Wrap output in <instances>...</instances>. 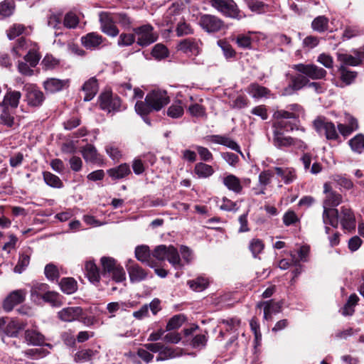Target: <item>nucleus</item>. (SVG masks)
<instances>
[{
	"mask_svg": "<svg viewBox=\"0 0 364 364\" xmlns=\"http://www.w3.org/2000/svg\"><path fill=\"white\" fill-rule=\"evenodd\" d=\"M342 201V196L339 193L331 192L328 194L326 199L324 202V207L332 206L336 207Z\"/></svg>",
	"mask_w": 364,
	"mask_h": 364,
	"instance_id": "nucleus-56",
	"label": "nucleus"
},
{
	"mask_svg": "<svg viewBox=\"0 0 364 364\" xmlns=\"http://www.w3.org/2000/svg\"><path fill=\"white\" fill-rule=\"evenodd\" d=\"M28 104L31 106H39L44 100V95L38 87L33 84H26L24 86Z\"/></svg>",
	"mask_w": 364,
	"mask_h": 364,
	"instance_id": "nucleus-13",
	"label": "nucleus"
},
{
	"mask_svg": "<svg viewBox=\"0 0 364 364\" xmlns=\"http://www.w3.org/2000/svg\"><path fill=\"white\" fill-rule=\"evenodd\" d=\"M275 116L279 120L277 123V126L280 129H284L286 132L293 131L294 129L301 130L305 132L304 127H300L299 121L298 119V114L294 112H291L288 110H279L275 113Z\"/></svg>",
	"mask_w": 364,
	"mask_h": 364,
	"instance_id": "nucleus-2",
	"label": "nucleus"
},
{
	"mask_svg": "<svg viewBox=\"0 0 364 364\" xmlns=\"http://www.w3.org/2000/svg\"><path fill=\"white\" fill-rule=\"evenodd\" d=\"M340 79L345 85H351L357 77L358 73L355 71L349 70L344 65H340L338 68Z\"/></svg>",
	"mask_w": 364,
	"mask_h": 364,
	"instance_id": "nucleus-31",
	"label": "nucleus"
},
{
	"mask_svg": "<svg viewBox=\"0 0 364 364\" xmlns=\"http://www.w3.org/2000/svg\"><path fill=\"white\" fill-rule=\"evenodd\" d=\"M31 250L30 248H27L19 254V258L17 264L14 267V272L16 273L21 274L30 263Z\"/></svg>",
	"mask_w": 364,
	"mask_h": 364,
	"instance_id": "nucleus-32",
	"label": "nucleus"
},
{
	"mask_svg": "<svg viewBox=\"0 0 364 364\" xmlns=\"http://www.w3.org/2000/svg\"><path fill=\"white\" fill-rule=\"evenodd\" d=\"M49 286L45 283L33 282L31 287V299L34 302H39L43 299Z\"/></svg>",
	"mask_w": 364,
	"mask_h": 364,
	"instance_id": "nucleus-24",
	"label": "nucleus"
},
{
	"mask_svg": "<svg viewBox=\"0 0 364 364\" xmlns=\"http://www.w3.org/2000/svg\"><path fill=\"white\" fill-rule=\"evenodd\" d=\"M210 141L215 144L225 146L239 153L243 158L245 157L237 143L228 136L221 135H212L210 136Z\"/></svg>",
	"mask_w": 364,
	"mask_h": 364,
	"instance_id": "nucleus-21",
	"label": "nucleus"
},
{
	"mask_svg": "<svg viewBox=\"0 0 364 364\" xmlns=\"http://www.w3.org/2000/svg\"><path fill=\"white\" fill-rule=\"evenodd\" d=\"M82 154L86 161L94 162L97 160V149L91 144H87L83 147Z\"/></svg>",
	"mask_w": 364,
	"mask_h": 364,
	"instance_id": "nucleus-50",
	"label": "nucleus"
},
{
	"mask_svg": "<svg viewBox=\"0 0 364 364\" xmlns=\"http://www.w3.org/2000/svg\"><path fill=\"white\" fill-rule=\"evenodd\" d=\"M187 284L193 291H202L208 287L209 281L205 277H198L195 279L188 280Z\"/></svg>",
	"mask_w": 364,
	"mask_h": 364,
	"instance_id": "nucleus-41",
	"label": "nucleus"
},
{
	"mask_svg": "<svg viewBox=\"0 0 364 364\" xmlns=\"http://www.w3.org/2000/svg\"><path fill=\"white\" fill-rule=\"evenodd\" d=\"M59 285L61 290L67 294L74 293L77 289L76 281L71 277L63 278Z\"/></svg>",
	"mask_w": 364,
	"mask_h": 364,
	"instance_id": "nucleus-42",
	"label": "nucleus"
},
{
	"mask_svg": "<svg viewBox=\"0 0 364 364\" xmlns=\"http://www.w3.org/2000/svg\"><path fill=\"white\" fill-rule=\"evenodd\" d=\"M46 277L49 281H57L60 277V273L58 267L53 263L46 265L44 269Z\"/></svg>",
	"mask_w": 364,
	"mask_h": 364,
	"instance_id": "nucleus-49",
	"label": "nucleus"
},
{
	"mask_svg": "<svg viewBox=\"0 0 364 364\" xmlns=\"http://www.w3.org/2000/svg\"><path fill=\"white\" fill-rule=\"evenodd\" d=\"M183 323V318L181 315L173 316L166 325V331H171L178 328Z\"/></svg>",
	"mask_w": 364,
	"mask_h": 364,
	"instance_id": "nucleus-63",
	"label": "nucleus"
},
{
	"mask_svg": "<svg viewBox=\"0 0 364 364\" xmlns=\"http://www.w3.org/2000/svg\"><path fill=\"white\" fill-rule=\"evenodd\" d=\"M319 42L320 38L314 36H309L303 40L302 46L304 48L310 50L316 48L319 44Z\"/></svg>",
	"mask_w": 364,
	"mask_h": 364,
	"instance_id": "nucleus-62",
	"label": "nucleus"
},
{
	"mask_svg": "<svg viewBox=\"0 0 364 364\" xmlns=\"http://www.w3.org/2000/svg\"><path fill=\"white\" fill-rule=\"evenodd\" d=\"M127 269L132 283L141 282L145 280L149 275L147 271L132 260L127 264Z\"/></svg>",
	"mask_w": 364,
	"mask_h": 364,
	"instance_id": "nucleus-14",
	"label": "nucleus"
},
{
	"mask_svg": "<svg viewBox=\"0 0 364 364\" xmlns=\"http://www.w3.org/2000/svg\"><path fill=\"white\" fill-rule=\"evenodd\" d=\"M311 28L318 33H323L328 28V18L325 16H318L311 22Z\"/></svg>",
	"mask_w": 364,
	"mask_h": 364,
	"instance_id": "nucleus-39",
	"label": "nucleus"
},
{
	"mask_svg": "<svg viewBox=\"0 0 364 364\" xmlns=\"http://www.w3.org/2000/svg\"><path fill=\"white\" fill-rule=\"evenodd\" d=\"M218 46L222 49L223 55L226 58H230L235 56V51L232 46L224 40H219L218 41Z\"/></svg>",
	"mask_w": 364,
	"mask_h": 364,
	"instance_id": "nucleus-58",
	"label": "nucleus"
},
{
	"mask_svg": "<svg viewBox=\"0 0 364 364\" xmlns=\"http://www.w3.org/2000/svg\"><path fill=\"white\" fill-rule=\"evenodd\" d=\"M82 90L85 93L84 101L92 100L98 91V83L95 77H92L87 80L82 87Z\"/></svg>",
	"mask_w": 364,
	"mask_h": 364,
	"instance_id": "nucleus-22",
	"label": "nucleus"
},
{
	"mask_svg": "<svg viewBox=\"0 0 364 364\" xmlns=\"http://www.w3.org/2000/svg\"><path fill=\"white\" fill-rule=\"evenodd\" d=\"M313 125L317 133L323 134L328 140H336L338 138L334 124L324 117H317L314 120Z\"/></svg>",
	"mask_w": 364,
	"mask_h": 364,
	"instance_id": "nucleus-6",
	"label": "nucleus"
},
{
	"mask_svg": "<svg viewBox=\"0 0 364 364\" xmlns=\"http://www.w3.org/2000/svg\"><path fill=\"white\" fill-rule=\"evenodd\" d=\"M24 339L29 346H46L50 348H52L51 344L45 343V336L36 329L28 328L24 332Z\"/></svg>",
	"mask_w": 364,
	"mask_h": 364,
	"instance_id": "nucleus-15",
	"label": "nucleus"
},
{
	"mask_svg": "<svg viewBox=\"0 0 364 364\" xmlns=\"http://www.w3.org/2000/svg\"><path fill=\"white\" fill-rule=\"evenodd\" d=\"M210 4L227 17L240 20L245 16L233 0H210Z\"/></svg>",
	"mask_w": 364,
	"mask_h": 364,
	"instance_id": "nucleus-3",
	"label": "nucleus"
},
{
	"mask_svg": "<svg viewBox=\"0 0 364 364\" xmlns=\"http://www.w3.org/2000/svg\"><path fill=\"white\" fill-rule=\"evenodd\" d=\"M95 355V352L90 349H83L77 352L75 355V360L77 362H86Z\"/></svg>",
	"mask_w": 364,
	"mask_h": 364,
	"instance_id": "nucleus-59",
	"label": "nucleus"
},
{
	"mask_svg": "<svg viewBox=\"0 0 364 364\" xmlns=\"http://www.w3.org/2000/svg\"><path fill=\"white\" fill-rule=\"evenodd\" d=\"M69 84L70 80L68 79L60 80L58 78H48L43 82V85L46 92L54 93L60 92L65 87H68Z\"/></svg>",
	"mask_w": 364,
	"mask_h": 364,
	"instance_id": "nucleus-16",
	"label": "nucleus"
},
{
	"mask_svg": "<svg viewBox=\"0 0 364 364\" xmlns=\"http://www.w3.org/2000/svg\"><path fill=\"white\" fill-rule=\"evenodd\" d=\"M82 314V309L79 306L66 307L58 313V317L63 321L72 322L79 319Z\"/></svg>",
	"mask_w": 364,
	"mask_h": 364,
	"instance_id": "nucleus-17",
	"label": "nucleus"
},
{
	"mask_svg": "<svg viewBox=\"0 0 364 364\" xmlns=\"http://www.w3.org/2000/svg\"><path fill=\"white\" fill-rule=\"evenodd\" d=\"M100 28L102 31L112 37L117 36L119 31L117 28L114 15L107 12H100L99 14Z\"/></svg>",
	"mask_w": 364,
	"mask_h": 364,
	"instance_id": "nucleus-10",
	"label": "nucleus"
},
{
	"mask_svg": "<svg viewBox=\"0 0 364 364\" xmlns=\"http://www.w3.org/2000/svg\"><path fill=\"white\" fill-rule=\"evenodd\" d=\"M341 223L345 230H351L355 228V218L352 210L346 206L341 208Z\"/></svg>",
	"mask_w": 364,
	"mask_h": 364,
	"instance_id": "nucleus-19",
	"label": "nucleus"
},
{
	"mask_svg": "<svg viewBox=\"0 0 364 364\" xmlns=\"http://www.w3.org/2000/svg\"><path fill=\"white\" fill-rule=\"evenodd\" d=\"M199 41L195 38H186L179 42L178 49L183 53H198Z\"/></svg>",
	"mask_w": 364,
	"mask_h": 364,
	"instance_id": "nucleus-28",
	"label": "nucleus"
},
{
	"mask_svg": "<svg viewBox=\"0 0 364 364\" xmlns=\"http://www.w3.org/2000/svg\"><path fill=\"white\" fill-rule=\"evenodd\" d=\"M292 68L298 73L304 75L306 78H310L313 80H323L327 75V72L324 68L313 63H299L294 65Z\"/></svg>",
	"mask_w": 364,
	"mask_h": 364,
	"instance_id": "nucleus-4",
	"label": "nucleus"
},
{
	"mask_svg": "<svg viewBox=\"0 0 364 364\" xmlns=\"http://www.w3.org/2000/svg\"><path fill=\"white\" fill-rule=\"evenodd\" d=\"M183 114V108L181 101H177L171 105L168 110L167 114L172 118L181 117Z\"/></svg>",
	"mask_w": 364,
	"mask_h": 364,
	"instance_id": "nucleus-51",
	"label": "nucleus"
},
{
	"mask_svg": "<svg viewBox=\"0 0 364 364\" xmlns=\"http://www.w3.org/2000/svg\"><path fill=\"white\" fill-rule=\"evenodd\" d=\"M43 180L48 186L55 188H60L63 187V182L58 176L48 171L43 172Z\"/></svg>",
	"mask_w": 364,
	"mask_h": 364,
	"instance_id": "nucleus-45",
	"label": "nucleus"
},
{
	"mask_svg": "<svg viewBox=\"0 0 364 364\" xmlns=\"http://www.w3.org/2000/svg\"><path fill=\"white\" fill-rule=\"evenodd\" d=\"M153 30V27L149 24L135 28L134 32L137 38V44L144 47L154 43L157 40L158 36L154 33Z\"/></svg>",
	"mask_w": 364,
	"mask_h": 364,
	"instance_id": "nucleus-7",
	"label": "nucleus"
},
{
	"mask_svg": "<svg viewBox=\"0 0 364 364\" xmlns=\"http://www.w3.org/2000/svg\"><path fill=\"white\" fill-rule=\"evenodd\" d=\"M107 173L113 179H120L129 175L131 171L128 164H122L117 167L110 168Z\"/></svg>",
	"mask_w": 364,
	"mask_h": 364,
	"instance_id": "nucleus-33",
	"label": "nucleus"
},
{
	"mask_svg": "<svg viewBox=\"0 0 364 364\" xmlns=\"http://www.w3.org/2000/svg\"><path fill=\"white\" fill-rule=\"evenodd\" d=\"M247 92L254 98H261L267 96L270 90L257 83H252L247 87Z\"/></svg>",
	"mask_w": 364,
	"mask_h": 364,
	"instance_id": "nucleus-36",
	"label": "nucleus"
},
{
	"mask_svg": "<svg viewBox=\"0 0 364 364\" xmlns=\"http://www.w3.org/2000/svg\"><path fill=\"white\" fill-rule=\"evenodd\" d=\"M14 10V4L12 1L5 0L0 4V15L11 16Z\"/></svg>",
	"mask_w": 364,
	"mask_h": 364,
	"instance_id": "nucleus-60",
	"label": "nucleus"
},
{
	"mask_svg": "<svg viewBox=\"0 0 364 364\" xmlns=\"http://www.w3.org/2000/svg\"><path fill=\"white\" fill-rule=\"evenodd\" d=\"M43 300L45 302L49 303L53 306H60L62 305L60 294L55 291H49V289L47 290Z\"/></svg>",
	"mask_w": 364,
	"mask_h": 364,
	"instance_id": "nucleus-47",
	"label": "nucleus"
},
{
	"mask_svg": "<svg viewBox=\"0 0 364 364\" xmlns=\"http://www.w3.org/2000/svg\"><path fill=\"white\" fill-rule=\"evenodd\" d=\"M100 262L102 267V274L103 277L109 274L116 282H122L126 279L125 271L116 259L109 257H102Z\"/></svg>",
	"mask_w": 364,
	"mask_h": 364,
	"instance_id": "nucleus-1",
	"label": "nucleus"
},
{
	"mask_svg": "<svg viewBox=\"0 0 364 364\" xmlns=\"http://www.w3.org/2000/svg\"><path fill=\"white\" fill-rule=\"evenodd\" d=\"M103 41V38L101 35L97 33H89L86 36L81 38L82 44L87 49H95Z\"/></svg>",
	"mask_w": 364,
	"mask_h": 364,
	"instance_id": "nucleus-23",
	"label": "nucleus"
},
{
	"mask_svg": "<svg viewBox=\"0 0 364 364\" xmlns=\"http://www.w3.org/2000/svg\"><path fill=\"white\" fill-rule=\"evenodd\" d=\"M252 35H254L253 32L238 34L235 37V43L237 46L243 49H252V43L253 41Z\"/></svg>",
	"mask_w": 364,
	"mask_h": 364,
	"instance_id": "nucleus-34",
	"label": "nucleus"
},
{
	"mask_svg": "<svg viewBox=\"0 0 364 364\" xmlns=\"http://www.w3.org/2000/svg\"><path fill=\"white\" fill-rule=\"evenodd\" d=\"M176 32L177 36L181 37L192 34L193 33V29L191 28L190 24L183 20L178 23Z\"/></svg>",
	"mask_w": 364,
	"mask_h": 364,
	"instance_id": "nucleus-55",
	"label": "nucleus"
},
{
	"mask_svg": "<svg viewBox=\"0 0 364 364\" xmlns=\"http://www.w3.org/2000/svg\"><path fill=\"white\" fill-rule=\"evenodd\" d=\"M150 250L146 245L137 246L135 249L136 258L141 262L147 264L150 267H156V262L150 260Z\"/></svg>",
	"mask_w": 364,
	"mask_h": 364,
	"instance_id": "nucleus-26",
	"label": "nucleus"
},
{
	"mask_svg": "<svg viewBox=\"0 0 364 364\" xmlns=\"http://www.w3.org/2000/svg\"><path fill=\"white\" fill-rule=\"evenodd\" d=\"M258 308H264V318L269 319L271 318L272 313L279 312L280 306L278 304H273L272 300L264 302H259L257 304Z\"/></svg>",
	"mask_w": 364,
	"mask_h": 364,
	"instance_id": "nucleus-43",
	"label": "nucleus"
},
{
	"mask_svg": "<svg viewBox=\"0 0 364 364\" xmlns=\"http://www.w3.org/2000/svg\"><path fill=\"white\" fill-rule=\"evenodd\" d=\"M354 55L344 53H337V60L341 63L340 65L347 66H358L362 63V58L360 53L358 51H354Z\"/></svg>",
	"mask_w": 364,
	"mask_h": 364,
	"instance_id": "nucleus-18",
	"label": "nucleus"
},
{
	"mask_svg": "<svg viewBox=\"0 0 364 364\" xmlns=\"http://www.w3.org/2000/svg\"><path fill=\"white\" fill-rule=\"evenodd\" d=\"M21 97V93L19 91L9 90L4 96V103L6 106L12 108H16Z\"/></svg>",
	"mask_w": 364,
	"mask_h": 364,
	"instance_id": "nucleus-38",
	"label": "nucleus"
},
{
	"mask_svg": "<svg viewBox=\"0 0 364 364\" xmlns=\"http://www.w3.org/2000/svg\"><path fill=\"white\" fill-rule=\"evenodd\" d=\"M279 128L277 127L274 131V144L277 147L281 148L282 146H290L296 144L297 139L284 136L283 133L279 130Z\"/></svg>",
	"mask_w": 364,
	"mask_h": 364,
	"instance_id": "nucleus-25",
	"label": "nucleus"
},
{
	"mask_svg": "<svg viewBox=\"0 0 364 364\" xmlns=\"http://www.w3.org/2000/svg\"><path fill=\"white\" fill-rule=\"evenodd\" d=\"M289 79V84L283 90V95H292L294 92L308 85V83L309 82V79L301 73L296 75H290Z\"/></svg>",
	"mask_w": 364,
	"mask_h": 364,
	"instance_id": "nucleus-12",
	"label": "nucleus"
},
{
	"mask_svg": "<svg viewBox=\"0 0 364 364\" xmlns=\"http://www.w3.org/2000/svg\"><path fill=\"white\" fill-rule=\"evenodd\" d=\"M85 268L88 279L92 283H98L100 282V275L99 269L96 264L94 262L89 261L85 263Z\"/></svg>",
	"mask_w": 364,
	"mask_h": 364,
	"instance_id": "nucleus-37",
	"label": "nucleus"
},
{
	"mask_svg": "<svg viewBox=\"0 0 364 364\" xmlns=\"http://www.w3.org/2000/svg\"><path fill=\"white\" fill-rule=\"evenodd\" d=\"M166 259L176 269L181 268L183 266V264H181V258H180V256H179L177 249L175 248L172 245H170V250H169Z\"/></svg>",
	"mask_w": 364,
	"mask_h": 364,
	"instance_id": "nucleus-46",
	"label": "nucleus"
},
{
	"mask_svg": "<svg viewBox=\"0 0 364 364\" xmlns=\"http://www.w3.org/2000/svg\"><path fill=\"white\" fill-rule=\"evenodd\" d=\"M338 210L336 208H327L324 207L323 213V221L327 225H331L333 228L338 225Z\"/></svg>",
	"mask_w": 364,
	"mask_h": 364,
	"instance_id": "nucleus-30",
	"label": "nucleus"
},
{
	"mask_svg": "<svg viewBox=\"0 0 364 364\" xmlns=\"http://www.w3.org/2000/svg\"><path fill=\"white\" fill-rule=\"evenodd\" d=\"M275 172L286 184L292 183L296 178V171L293 168L275 167Z\"/></svg>",
	"mask_w": 364,
	"mask_h": 364,
	"instance_id": "nucleus-29",
	"label": "nucleus"
},
{
	"mask_svg": "<svg viewBox=\"0 0 364 364\" xmlns=\"http://www.w3.org/2000/svg\"><path fill=\"white\" fill-rule=\"evenodd\" d=\"M135 110L137 114L141 116H146L150 112L154 111L151 105L146 101H137L135 104Z\"/></svg>",
	"mask_w": 364,
	"mask_h": 364,
	"instance_id": "nucleus-53",
	"label": "nucleus"
},
{
	"mask_svg": "<svg viewBox=\"0 0 364 364\" xmlns=\"http://www.w3.org/2000/svg\"><path fill=\"white\" fill-rule=\"evenodd\" d=\"M359 300L358 296L355 294H351L346 305L344 306L342 314L344 316H350L354 312V306L357 304Z\"/></svg>",
	"mask_w": 364,
	"mask_h": 364,
	"instance_id": "nucleus-48",
	"label": "nucleus"
},
{
	"mask_svg": "<svg viewBox=\"0 0 364 364\" xmlns=\"http://www.w3.org/2000/svg\"><path fill=\"white\" fill-rule=\"evenodd\" d=\"M99 102L100 108L108 113L117 112L125 109L122 107L120 97L109 92H103L100 95Z\"/></svg>",
	"mask_w": 364,
	"mask_h": 364,
	"instance_id": "nucleus-5",
	"label": "nucleus"
},
{
	"mask_svg": "<svg viewBox=\"0 0 364 364\" xmlns=\"http://www.w3.org/2000/svg\"><path fill=\"white\" fill-rule=\"evenodd\" d=\"M264 247L263 242L258 238L252 239L249 245V249L254 257H256L257 255L262 252Z\"/></svg>",
	"mask_w": 364,
	"mask_h": 364,
	"instance_id": "nucleus-57",
	"label": "nucleus"
},
{
	"mask_svg": "<svg viewBox=\"0 0 364 364\" xmlns=\"http://www.w3.org/2000/svg\"><path fill=\"white\" fill-rule=\"evenodd\" d=\"M194 172L198 178H208L213 174L214 170L210 165L199 162L196 164Z\"/></svg>",
	"mask_w": 364,
	"mask_h": 364,
	"instance_id": "nucleus-40",
	"label": "nucleus"
},
{
	"mask_svg": "<svg viewBox=\"0 0 364 364\" xmlns=\"http://www.w3.org/2000/svg\"><path fill=\"white\" fill-rule=\"evenodd\" d=\"M151 55L156 59H162L168 55V49L164 45L158 43L152 49Z\"/></svg>",
	"mask_w": 364,
	"mask_h": 364,
	"instance_id": "nucleus-61",
	"label": "nucleus"
},
{
	"mask_svg": "<svg viewBox=\"0 0 364 364\" xmlns=\"http://www.w3.org/2000/svg\"><path fill=\"white\" fill-rule=\"evenodd\" d=\"M348 144L353 151L360 154L364 150V135L358 134L348 141Z\"/></svg>",
	"mask_w": 364,
	"mask_h": 364,
	"instance_id": "nucleus-44",
	"label": "nucleus"
},
{
	"mask_svg": "<svg viewBox=\"0 0 364 364\" xmlns=\"http://www.w3.org/2000/svg\"><path fill=\"white\" fill-rule=\"evenodd\" d=\"M183 354V350L180 348H171L162 344L161 349L157 355L156 360L157 362L164 361L169 359L178 358Z\"/></svg>",
	"mask_w": 364,
	"mask_h": 364,
	"instance_id": "nucleus-20",
	"label": "nucleus"
},
{
	"mask_svg": "<svg viewBox=\"0 0 364 364\" xmlns=\"http://www.w3.org/2000/svg\"><path fill=\"white\" fill-rule=\"evenodd\" d=\"M170 250V246L161 245L155 247L152 252L154 257L159 261H164L167 259L168 254Z\"/></svg>",
	"mask_w": 364,
	"mask_h": 364,
	"instance_id": "nucleus-52",
	"label": "nucleus"
},
{
	"mask_svg": "<svg viewBox=\"0 0 364 364\" xmlns=\"http://www.w3.org/2000/svg\"><path fill=\"white\" fill-rule=\"evenodd\" d=\"M146 101L154 111H159L169 102V97L165 90H154L146 95Z\"/></svg>",
	"mask_w": 364,
	"mask_h": 364,
	"instance_id": "nucleus-8",
	"label": "nucleus"
},
{
	"mask_svg": "<svg viewBox=\"0 0 364 364\" xmlns=\"http://www.w3.org/2000/svg\"><path fill=\"white\" fill-rule=\"evenodd\" d=\"M199 25L207 33H216L224 27V22L215 16L203 14L199 18Z\"/></svg>",
	"mask_w": 364,
	"mask_h": 364,
	"instance_id": "nucleus-9",
	"label": "nucleus"
},
{
	"mask_svg": "<svg viewBox=\"0 0 364 364\" xmlns=\"http://www.w3.org/2000/svg\"><path fill=\"white\" fill-rule=\"evenodd\" d=\"M0 124L7 128H12L16 124L14 113L8 107H4L0 112Z\"/></svg>",
	"mask_w": 364,
	"mask_h": 364,
	"instance_id": "nucleus-35",
	"label": "nucleus"
},
{
	"mask_svg": "<svg viewBox=\"0 0 364 364\" xmlns=\"http://www.w3.org/2000/svg\"><path fill=\"white\" fill-rule=\"evenodd\" d=\"M223 183L230 191L240 193L242 191V186L239 178L233 174H229L223 178Z\"/></svg>",
	"mask_w": 364,
	"mask_h": 364,
	"instance_id": "nucleus-27",
	"label": "nucleus"
},
{
	"mask_svg": "<svg viewBox=\"0 0 364 364\" xmlns=\"http://www.w3.org/2000/svg\"><path fill=\"white\" fill-rule=\"evenodd\" d=\"M27 291L26 289H17L12 291L4 299L3 308L5 311L10 312L14 308L22 304L26 297Z\"/></svg>",
	"mask_w": 364,
	"mask_h": 364,
	"instance_id": "nucleus-11",
	"label": "nucleus"
},
{
	"mask_svg": "<svg viewBox=\"0 0 364 364\" xmlns=\"http://www.w3.org/2000/svg\"><path fill=\"white\" fill-rule=\"evenodd\" d=\"M79 23L77 16L73 13H68L64 18V26L68 28H75Z\"/></svg>",
	"mask_w": 364,
	"mask_h": 364,
	"instance_id": "nucleus-64",
	"label": "nucleus"
},
{
	"mask_svg": "<svg viewBox=\"0 0 364 364\" xmlns=\"http://www.w3.org/2000/svg\"><path fill=\"white\" fill-rule=\"evenodd\" d=\"M22 326L16 321H11L6 326L5 333L10 337H17Z\"/></svg>",
	"mask_w": 364,
	"mask_h": 364,
	"instance_id": "nucleus-54",
	"label": "nucleus"
}]
</instances>
